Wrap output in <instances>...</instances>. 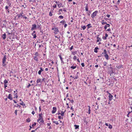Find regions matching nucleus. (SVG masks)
<instances>
[{
	"instance_id": "f257e3e1",
	"label": "nucleus",
	"mask_w": 132,
	"mask_h": 132,
	"mask_svg": "<svg viewBox=\"0 0 132 132\" xmlns=\"http://www.w3.org/2000/svg\"><path fill=\"white\" fill-rule=\"evenodd\" d=\"M39 56V53L37 52H36L33 56L34 59L36 62H38V59H39L38 56Z\"/></svg>"
},
{
	"instance_id": "f03ea898",
	"label": "nucleus",
	"mask_w": 132,
	"mask_h": 132,
	"mask_svg": "<svg viewBox=\"0 0 132 132\" xmlns=\"http://www.w3.org/2000/svg\"><path fill=\"white\" fill-rule=\"evenodd\" d=\"M6 59V55H4L2 59V65L3 67H5V65H6L5 63Z\"/></svg>"
},
{
	"instance_id": "7ed1b4c3",
	"label": "nucleus",
	"mask_w": 132,
	"mask_h": 132,
	"mask_svg": "<svg viewBox=\"0 0 132 132\" xmlns=\"http://www.w3.org/2000/svg\"><path fill=\"white\" fill-rule=\"evenodd\" d=\"M98 11L97 10L93 12L91 15V18L93 19L95 16H96L97 14L98 13Z\"/></svg>"
},
{
	"instance_id": "20e7f679",
	"label": "nucleus",
	"mask_w": 132,
	"mask_h": 132,
	"mask_svg": "<svg viewBox=\"0 0 132 132\" xmlns=\"http://www.w3.org/2000/svg\"><path fill=\"white\" fill-rule=\"evenodd\" d=\"M32 27L31 28V30L32 31H33L35 29H37V25L36 24H34L32 25Z\"/></svg>"
},
{
	"instance_id": "39448f33",
	"label": "nucleus",
	"mask_w": 132,
	"mask_h": 132,
	"mask_svg": "<svg viewBox=\"0 0 132 132\" xmlns=\"http://www.w3.org/2000/svg\"><path fill=\"white\" fill-rule=\"evenodd\" d=\"M42 115V113L39 114V118L37 121L38 122L41 119H43Z\"/></svg>"
},
{
	"instance_id": "423d86ee",
	"label": "nucleus",
	"mask_w": 132,
	"mask_h": 132,
	"mask_svg": "<svg viewBox=\"0 0 132 132\" xmlns=\"http://www.w3.org/2000/svg\"><path fill=\"white\" fill-rule=\"evenodd\" d=\"M57 110L56 108L55 107H53V110L52 111V113L53 114L55 113Z\"/></svg>"
},
{
	"instance_id": "0eeeda50",
	"label": "nucleus",
	"mask_w": 132,
	"mask_h": 132,
	"mask_svg": "<svg viewBox=\"0 0 132 132\" xmlns=\"http://www.w3.org/2000/svg\"><path fill=\"white\" fill-rule=\"evenodd\" d=\"M54 33L57 34V33L59 32V30L58 27H55L54 30Z\"/></svg>"
},
{
	"instance_id": "6e6552de",
	"label": "nucleus",
	"mask_w": 132,
	"mask_h": 132,
	"mask_svg": "<svg viewBox=\"0 0 132 132\" xmlns=\"http://www.w3.org/2000/svg\"><path fill=\"white\" fill-rule=\"evenodd\" d=\"M37 29H38L39 30L41 29L42 28L41 27V24L40 23H37Z\"/></svg>"
},
{
	"instance_id": "1a4fd4ad",
	"label": "nucleus",
	"mask_w": 132,
	"mask_h": 132,
	"mask_svg": "<svg viewBox=\"0 0 132 132\" xmlns=\"http://www.w3.org/2000/svg\"><path fill=\"white\" fill-rule=\"evenodd\" d=\"M104 56L106 60H108L110 58L107 53L104 54Z\"/></svg>"
},
{
	"instance_id": "9d476101",
	"label": "nucleus",
	"mask_w": 132,
	"mask_h": 132,
	"mask_svg": "<svg viewBox=\"0 0 132 132\" xmlns=\"http://www.w3.org/2000/svg\"><path fill=\"white\" fill-rule=\"evenodd\" d=\"M23 14V12H22L21 13L18 14H17V16H18V18H20V17L21 18V17L22 16Z\"/></svg>"
},
{
	"instance_id": "9b49d317",
	"label": "nucleus",
	"mask_w": 132,
	"mask_h": 132,
	"mask_svg": "<svg viewBox=\"0 0 132 132\" xmlns=\"http://www.w3.org/2000/svg\"><path fill=\"white\" fill-rule=\"evenodd\" d=\"M7 97L10 100H12L13 98V97H12V95L11 94H9Z\"/></svg>"
},
{
	"instance_id": "f8f14e48",
	"label": "nucleus",
	"mask_w": 132,
	"mask_h": 132,
	"mask_svg": "<svg viewBox=\"0 0 132 132\" xmlns=\"http://www.w3.org/2000/svg\"><path fill=\"white\" fill-rule=\"evenodd\" d=\"M7 1L6 3L8 4L9 6V7L11 6V3H10L9 0H6Z\"/></svg>"
},
{
	"instance_id": "ddd939ff",
	"label": "nucleus",
	"mask_w": 132,
	"mask_h": 132,
	"mask_svg": "<svg viewBox=\"0 0 132 132\" xmlns=\"http://www.w3.org/2000/svg\"><path fill=\"white\" fill-rule=\"evenodd\" d=\"M97 40H96V41L97 42H101L102 40V39L101 38H100L99 37H97Z\"/></svg>"
},
{
	"instance_id": "4468645a",
	"label": "nucleus",
	"mask_w": 132,
	"mask_h": 132,
	"mask_svg": "<svg viewBox=\"0 0 132 132\" xmlns=\"http://www.w3.org/2000/svg\"><path fill=\"white\" fill-rule=\"evenodd\" d=\"M98 49H99V48L97 47H95L94 49V52L97 53L98 52L97 50Z\"/></svg>"
},
{
	"instance_id": "2eb2a0df",
	"label": "nucleus",
	"mask_w": 132,
	"mask_h": 132,
	"mask_svg": "<svg viewBox=\"0 0 132 132\" xmlns=\"http://www.w3.org/2000/svg\"><path fill=\"white\" fill-rule=\"evenodd\" d=\"M2 37L3 38V39H5L6 38V34L5 33H4L3 34L2 36Z\"/></svg>"
},
{
	"instance_id": "dca6fc26",
	"label": "nucleus",
	"mask_w": 132,
	"mask_h": 132,
	"mask_svg": "<svg viewBox=\"0 0 132 132\" xmlns=\"http://www.w3.org/2000/svg\"><path fill=\"white\" fill-rule=\"evenodd\" d=\"M31 35L32 36H33V38H36L37 37V36L36 35V34H33L32 33Z\"/></svg>"
},
{
	"instance_id": "f3484780",
	"label": "nucleus",
	"mask_w": 132,
	"mask_h": 132,
	"mask_svg": "<svg viewBox=\"0 0 132 132\" xmlns=\"http://www.w3.org/2000/svg\"><path fill=\"white\" fill-rule=\"evenodd\" d=\"M74 126L75 127V129H77L79 128V126L78 125H74Z\"/></svg>"
},
{
	"instance_id": "a211bd4d",
	"label": "nucleus",
	"mask_w": 132,
	"mask_h": 132,
	"mask_svg": "<svg viewBox=\"0 0 132 132\" xmlns=\"http://www.w3.org/2000/svg\"><path fill=\"white\" fill-rule=\"evenodd\" d=\"M86 26H87L88 29L89 28L92 27V26H91V24H88Z\"/></svg>"
},
{
	"instance_id": "6ab92c4d",
	"label": "nucleus",
	"mask_w": 132,
	"mask_h": 132,
	"mask_svg": "<svg viewBox=\"0 0 132 132\" xmlns=\"http://www.w3.org/2000/svg\"><path fill=\"white\" fill-rule=\"evenodd\" d=\"M77 67V65L76 64L75 66H72L71 67V68L73 69H75Z\"/></svg>"
},
{
	"instance_id": "aec40b11",
	"label": "nucleus",
	"mask_w": 132,
	"mask_h": 132,
	"mask_svg": "<svg viewBox=\"0 0 132 132\" xmlns=\"http://www.w3.org/2000/svg\"><path fill=\"white\" fill-rule=\"evenodd\" d=\"M88 113L89 114L90 113V111H91V110H90V108L89 106H88Z\"/></svg>"
},
{
	"instance_id": "412c9836",
	"label": "nucleus",
	"mask_w": 132,
	"mask_h": 132,
	"mask_svg": "<svg viewBox=\"0 0 132 132\" xmlns=\"http://www.w3.org/2000/svg\"><path fill=\"white\" fill-rule=\"evenodd\" d=\"M65 112V111L64 112H63V111H62L61 112V115L62 116H64V113Z\"/></svg>"
},
{
	"instance_id": "4be33fe9",
	"label": "nucleus",
	"mask_w": 132,
	"mask_h": 132,
	"mask_svg": "<svg viewBox=\"0 0 132 132\" xmlns=\"http://www.w3.org/2000/svg\"><path fill=\"white\" fill-rule=\"evenodd\" d=\"M109 98H112L113 97V96L110 93H109Z\"/></svg>"
},
{
	"instance_id": "5701e85b",
	"label": "nucleus",
	"mask_w": 132,
	"mask_h": 132,
	"mask_svg": "<svg viewBox=\"0 0 132 132\" xmlns=\"http://www.w3.org/2000/svg\"><path fill=\"white\" fill-rule=\"evenodd\" d=\"M83 19H84V20H83L82 21L83 22L85 23L87 20V19H86V18L85 17H84L83 18Z\"/></svg>"
},
{
	"instance_id": "b1692460",
	"label": "nucleus",
	"mask_w": 132,
	"mask_h": 132,
	"mask_svg": "<svg viewBox=\"0 0 132 132\" xmlns=\"http://www.w3.org/2000/svg\"><path fill=\"white\" fill-rule=\"evenodd\" d=\"M108 128L110 129H112V125L110 124H109L108 125Z\"/></svg>"
},
{
	"instance_id": "393cba45",
	"label": "nucleus",
	"mask_w": 132,
	"mask_h": 132,
	"mask_svg": "<svg viewBox=\"0 0 132 132\" xmlns=\"http://www.w3.org/2000/svg\"><path fill=\"white\" fill-rule=\"evenodd\" d=\"M41 82V79L40 78L38 79L37 80V83H38L39 82Z\"/></svg>"
},
{
	"instance_id": "a878e982",
	"label": "nucleus",
	"mask_w": 132,
	"mask_h": 132,
	"mask_svg": "<svg viewBox=\"0 0 132 132\" xmlns=\"http://www.w3.org/2000/svg\"><path fill=\"white\" fill-rule=\"evenodd\" d=\"M58 56H59L61 61L63 60V58L62 57L60 53V54Z\"/></svg>"
},
{
	"instance_id": "bb28decb",
	"label": "nucleus",
	"mask_w": 132,
	"mask_h": 132,
	"mask_svg": "<svg viewBox=\"0 0 132 132\" xmlns=\"http://www.w3.org/2000/svg\"><path fill=\"white\" fill-rule=\"evenodd\" d=\"M31 121L30 119V118H28L27 119H26V121L27 122H30Z\"/></svg>"
},
{
	"instance_id": "cd10ccee",
	"label": "nucleus",
	"mask_w": 132,
	"mask_h": 132,
	"mask_svg": "<svg viewBox=\"0 0 132 132\" xmlns=\"http://www.w3.org/2000/svg\"><path fill=\"white\" fill-rule=\"evenodd\" d=\"M60 23H62V24H63L64 23H66V22L65 20H63L61 21H60Z\"/></svg>"
},
{
	"instance_id": "c85d7f7f",
	"label": "nucleus",
	"mask_w": 132,
	"mask_h": 132,
	"mask_svg": "<svg viewBox=\"0 0 132 132\" xmlns=\"http://www.w3.org/2000/svg\"><path fill=\"white\" fill-rule=\"evenodd\" d=\"M88 12H87V14L89 16L90 15V14L91 13V11H88Z\"/></svg>"
},
{
	"instance_id": "c756f323",
	"label": "nucleus",
	"mask_w": 132,
	"mask_h": 132,
	"mask_svg": "<svg viewBox=\"0 0 132 132\" xmlns=\"http://www.w3.org/2000/svg\"><path fill=\"white\" fill-rule=\"evenodd\" d=\"M4 84H7V83H8V81L7 80L5 79L4 81Z\"/></svg>"
},
{
	"instance_id": "7c9ffc66",
	"label": "nucleus",
	"mask_w": 132,
	"mask_h": 132,
	"mask_svg": "<svg viewBox=\"0 0 132 132\" xmlns=\"http://www.w3.org/2000/svg\"><path fill=\"white\" fill-rule=\"evenodd\" d=\"M14 94V95L15 96V97H14V98H17L18 97V96L17 95V93H15Z\"/></svg>"
},
{
	"instance_id": "2f4dec72",
	"label": "nucleus",
	"mask_w": 132,
	"mask_h": 132,
	"mask_svg": "<svg viewBox=\"0 0 132 132\" xmlns=\"http://www.w3.org/2000/svg\"><path fill=\"white\" fill-rule=\"evenodd\" d=\"M81 28L83 29L84 30L86 28V27L85 26H81Z\"/></svg>"
},
{
	"instance_id": "473e14b6",
	"label": "nucleus",
	"mask_w": 132,
	"mask_h": 132,
	"mask_svg": "<svg viewBox=\"0 0 132 132\" xmlns=\"http://www.w3.org/2000/svg\"><path fill=\"white\" fill-rule=\"evenodd\" d=\"M23 19H27V18L26 16H25V15L23 14L22 16Z\"/></svg>"
},
{
	"instance_id": "72a5a7b5",
	"label": "nucleus",
	"mask_w": 132,
	"mask_h": 132,
	"mask_svg": "<svg viewBox=\"0 0 132 132\" xmlns=\"http://www.w3.org/2000/svg\"><path fill=\"white\" fill-rule=\"evenodd\" d=\"M58 18L59 19H62L64 17L62 15H60L59 16V17H58Z\"/></svg>"
},
{
	"instance_id": "f704fd0d",
	"label": "nucleus",
	"mask_w": 132,
	"mask_h": 132,
	"mask_svg": "<svg viewBox=\"0 0 132 132\" xmlns=\"http://www.w3.org/2000/svg\"><path fill=\"white\" fill-rule=\"evenodd\" d=\"M53 123H55L56 125H58L59 124L57 121H53Z\"/></svg>"
},
{
	"instance_id": "c9c22d12",
	"label": "nucleus",
	"mask_w": 132,
	"mask_h": 132,
	"mask_svg": "<svg viewBox=\"0 0 132 132\" xmlns=\"http://www.w3.org/2000/svg\"><path fill=\"white\" fill-rule=\"evenodd\" d=\"M62 5V3H60V4H58L57 5L59 8Z\"/></svg>"
},
{
	"instance_id": "e433bc0d",
	"label": "nucleus",
	"mask_w": 132,
	"mask_h": 132,
	"mask_svg": "<svg viewBox=\"0 0 132 132\" xmlns=\"http://www.w3.org/2000/svg\"><path fill=\"white\" fill-rule=\"evenodd\" d=\"M107 64V62L106 61H104L103 62V64L104 66H106Z\"/></svg>"
},
{
	"instance_id": "4c0bfd02",
	"label": "nucleus",
	"mask_w": 132,
	"mask_h": 132,
	"mask_svg": "<svg viewBox=\"0 0 132 132\" xmlns=\"http://www.w3.org/2000/svg\"><path fill=\"white\" fill-rule=\"evenodd\" d=\"M42 72L40 70H39V71H38V74L39 75H40L41 74V72Z\"/></svg>"
},
{
	"instance_id": "58836bf2",
	"label": "nucleus",
	"mask_w": 132,
	"mask_h": 132,
	"mask_svg": "<svg viewBox=\"0 0 132 132\" xmlns=\"http://www.w3.org/2000/svg\"><path fill=\"white\" fill-rule=\"evenodd\" d=\"M14 106L16 107H19V108H20V106L18 104H17L16 105H15Z\"/></svg>"
},
{
	"instance_id": "ea45409f",
	"label": "nucleus",
	"mask_w": 132,
	"mask_h": 132,
	"mask_svg": "<svg viewBox=\"0 0 132 132\" xmlns=\"http://www.w3.org/2000/svg\"><path fill=\"white\" fill-rule=\"evenodd\" d=\"M122 65H121L120 66H117L116 67H117L119 69H120L122 67Z\"/></svg>"
},
{
	"instance_id": "a19ab883",
	"label": "nucleus",
	"mask_w": 132,
	"mask_h": 132,
	"mask_svg": "<svg viewBox=\"0 0 132 132\" xmlns=\"http://www.w3.org/2000/svg\"><path fill=\"white\" fill-rule=\"evenodd\" d=\"M76 52H72V54L73 55H75L76 53Z\"/></svg>"
},
{
	"instance_id": "79ce46f5",
	"label": "nucleus",
	"mask_w": 132,
	"mask_h": 132,
	"mask_svg": "<svg viewBox=\"0 0 132 132\" xmlns=\"http://www.w3.org/2000/svg\"><path fill=\"white\" fill-rule=\"evenodd\" d=\"M21 102H22V103H20V104L21 105H23V106H24L25 105V104H23V102L22 101H21Z\"/></svg>"
},
{
	"instance_id": "37998d69",
	"label": "nucleus",
	"mask_w": 132,
	"mask_h": 132,
	"mask_svg": "<svg viewBox=\"0 0 132 132\" xmlns=\"http://www.w3.org/2000/svg\"><path fill=\"white\" fill-rule=\"evenodd\" d=\"M49 15L50 16H52V12H51V11L49 12Z\"/></svg>"
},
{
	"instance_id": "c03bdc74",
	"label": "nucleus",
	"mask_w": 132,
	"mask_h": 132,
	"mask_svg": "<svg viewBox=\"0 0 132 132\" xmlns=\"http://www.w3.org/2000/svg\"><path fill=\"white\" fill-rule=\"evenodd\" d=\"M6 13L9 14L10 12L9 9L6 10Z\"/></svg>"
},
{
	"instance_id": "a18cd8bd",
	"label": "nucleus",
	"mask_w": 132,
	"mask_h": 132,
	"mask_svg": "<svg viewBox=\"0 0 132 132\" xmlns=\"http://www.w3.org/2000/svg\"><path fill=\"white\" fill-rule=\"evenodd\" d=\"M36 124V123L34 122V123L32 125V126L33 127L34 126H35Z\"/></svg>"
},
{
	"instance_id": "49530a36",
	"label": "nucleus",
	"mask_w": 132,
	"mask_h": 132,
	"mask_svg": "<svg viewBox=\"0 0 132 132\" xmlns=\"http://www.w3.org/2000/svg\"><path fill=\"white\" fill-rule=\"evenodd\" d=\"M85 10L86 11H88V7H85Z\"/></svg>"
},
{
	"instance_id": "de8ad7c7",
	"label": "nucleus",
	"mask_w": 132,
	"mask_h": 132,
	"mask_svg": "<svg viewBox=\"0 0 132 132\" xmlns=\"http://www.w3.org/2000/svg\"><path fill=\"white\" fill-rule=\"evenodd\" d=\"M3 11V9L1 7H0V13L2 12Z\"/></svg>"
},
{
	"instance_id": "09e8293b",
	"label": "nucleus",
	"mask_w": 132,
	"mask_h": 132,
	"mask_svg": "<svg viewBox=\"0 0 132 132\" xmlns=\"http://www.w3.org/2000/svg\"><path fill=\"white\" fill-rule=\"evenodd\" d=\"M9 6H6L5 7V9L6 10H8L9 9Z\"/></svg>"
},
{
	"instance_id": "8fccbe9b",
	"label": "nucleus",
	"mask_w": 132,
	"mask_h": 132,
	"mask_svg": "<svg viewBox=\"0 0 132 132\" xmlns=\"http://www.w3.org/2000/svg\"><path fill=\"white\" fill-rule=\"evenodd\" d=\"M40 121V122L42 123H43L44 122V120H43V119H41V120Z\"/></svg>"
},
{
	"instance_id": "3c124183",
	"label": "nucleus",
	"mask_w": 132,
	"mask_h": 132,
	"mask_svg": "<svg viewBox=\"0 0 132 132\" xmlns=\"http://www.w3.org/2000/svg\"><path fill=\"white\" fill-rule=\"evenodd\" d=\"M104 52V54H106L107 53L106 50L105 49H104V52Z\"/></svg>"
},
{
	"instance_id": "603ef678",
	"label": "nucleus",
	"mask_w": 132,
	"mask_h": 132,
	"mask_svg": "<svg viewBox=\"0 0 132 132\" xmlns=\"http://www.w3.org/2000/svg\"><path fill=\"white\" fill-rule=\"evenodd\" d=\"M73 59L74 60H76L77 59L76 56H75L73 57Z\"/></svg>"
},
{
	"instance_id": "864d4df0",
	"label": "nucleus",
	"mask_w": 132,
	"mask_h": 132,
	"mask_svg": "<svg viewBox=\"0 0 132 132\" xmlns=\"http://www.w3.org/2000/svg\"><path fill=\"white\" fill-rule=\"evenodd\" d=\"M78 78V75H77L75 77V78H74V79H77Z\"/></svg>"
},
{
	"instance_id": "5fc2aeb1",
	"label": "nucleus",
	"mask_w": 132,
	"mask_h": 132,
	"mask_svg": "<svg viewBox=\"0 0 132 132\" xmlns=\"http://www.w3.org/2000/svg\"><path fill=\"white\" fill-rule=\"evenodd\" d=\"M73 48V46H72L70 48V50L71 51Z\"/></svg>"
},
{
	"instance_id": "6e6d98bb",
	"label": "nucleus",
	"mask_w": 132,
	"mask_h": 132,
	"mask_svg": "<svg viewBox=\"0 0 132 132\" xmlns=\"http://www.w3.org/2000/svg\"><path fill=\"white\" fill-rule=\"evenodd\" d=\"M102 25H104L105 24H107V22H102Z\"/></svg>"
},
{
	"instance_id": "4d7b16f0",
	"label": "nucleus",
	"mask_w": 132,
	"mask_h": 132,
	"mask_svg": "<svg viewBox=\"0 0 132 132\" xmlns=\"http://www.w3.org/2000/svg\"><path fill=\"white\" fill-rule=\"evenodd\" d=\"M58 117L59 119H63V117H61L60 116H59Z\"/></svg>"
},
{
	"instance_id": "13d9d810",
	"label": "nucleus",
	"mask_w": 132,
	"mask_h": 132,
	"mask_svg": "<svg viewBox=\"0 0 132 132\" xmlns=\"http://www.w3.org/2000/svg\"><path fill=\"white\" fill-rule=\"evenodd\" d=\"M40 70L42 72L44 70L41 67L40 68Z\"/></svg>"
},
{
	"instance_id": "bf43d9fd",
	"label": "nucleus",
	"mask_w": 132,
	"mask_h": 132,
	"mask_svg": "<svg viewBox=\"0 0 132 132\" xmlns=\"http://www.w3.org/2000/svg\"><path fill=\"white\" fill-rule=\"evenodd\" d=\"M102 38L104 39V40H105L106 39V37L105 36H104V37H102Z\"/></svg>"
},
{
	"instance_id": "052dcab7",
	"label": "nucleus",
	"mask_w": 132,
	"mask_h": 132,
	"mask_svg": "<svg viewBox=\"0 0 132 132\" xmlns=\"http://www.w3.org/2000/svg\"><path fill=\"white\" fill-rule=\"evenodd\" d=\"M63 10L65 12H67V9L66 8H64Z\"/></svg>"
},
{
	"instance_id": "680f3d73",
	"label": "nucleus",
	"mask_w": 132,
	"mask_h": 132,
	"mask_svg": "<svg viewBox=\"0 0 132 132\" xmlns=\"http://www.w3.org/2000/svg\"><path fill=\"white\" fill-rule=\"evenodd\" d=\"M67 24L66 23H65V24H64V27L65 28L67 27Z\"/></svg>"
},
{
	"instance_id": "e2e57ef3",
	"label": "nucleus",
	"mask_w": 132,
	"mask_h": 132,
	"mask_svg": "<svg viewBox=\"0 0 132 132\" xmlns=\"http://www.w3.org/2000/svg\"><path fill=\"white\" fill-rule=\"evenodd\" d=\"M81 65H82V67H84L85 65H84V63H82L81 64Z\"/></svg>"
},
{
	"instance_id": "0e129e2a",
	"label": "nucleus",
	"mask_w": 132,
	"mask_h": 132,
	"mask_svg": "<svg viewBox=\"0 0 132 132\" xmlns=\"http://www.w3.org/2000/svg\"><path fill=\"white\" fill-rule=\"evenodd\" d=\"M46 80L45 79V78H43L42 79V82L43 81H46Z\"/></svg>"
},
{
	"instance_id": "69168bd1",
	"label": "nucleus",
	"mask_w": 132,
	"mask_h": 132,
	"mask_svg": "<svg viewBox=\"0 0 132 132\" xmlns=\"http://www.w3.org/2000/svg\"><path fill=\"white\" fill-rule=\"evenodd\" d=\"M31 86L30 84V83H28V86H27V88H29V87H30Z\"/></svg>"
},
{
	"instance_id": "338daca9",
	"label": "nucleus",
	"mask_w": 132,
	"mask_h": 132,
	"mask_svg": "<svg viewBox=\"0 0 132 132\" xmlns=\"http://www.w3.org/2000/svg\"><path fill=\"white\" fill-rule=\"evenodd\" d=\"M17 110H15V114L16 115H17Z\"/></svg>"
},
{
	"instance_id": "774afa93",
	"label": "nucleus",
	"mask_w": 132,
	"mask_h": 132,
	"mask_svg": "<svg viewBox=\"0 0 132 132\" xmlns=\"http://www.w3.org/2000/svg\"><path fill=\"white\" fill-rule=\"evenodd\" d=\"M53 7L54 8H55L56 7V4L55 5H53Z\"/></svg>"
}]
</instances>
